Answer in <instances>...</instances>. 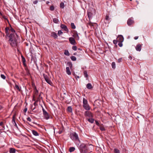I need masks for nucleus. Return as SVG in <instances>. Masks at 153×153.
Masks as SVG:
<instances>
[{
  "label": "nucleus",
  "mask_w": 153,
  "mask_h": 153,
  "mask_svg": "<svg viewBox=\"0 0 153 153\" xmlns=\"http://www.w3.org/2000/svg\"><path fill=\"white\" fill-rule=\"evenodd\" d=\"M18 37L17 34L15 35L14 34H11L9 36V43L12 47H15L17 46V39Z\"/></svg>",
  "instance_id": "nucleus-1"
},
{
  "label": "nucleus",
  "mask_w": 153,
  "mask_h": 153,
  "mask_svg": "<svg viewBox=\"0 0 153 153\" xmlns=\"http://www.w3.org/2000/svg\"><path fill=\"white\" fill-rule=\"evenodd\" d=\"M79 149L82 153H85L87 152V147L84 144H80Z\"/></svg>",
  "instance_id": "nucleus-2"
},
{
  "label": "nucleus",
  "mask_w": 153,
  "mask_h": 153,
  "mask_svg": "<svg viewBox=\"0 0 153 153\" xmlns=\"http://www.w3.org/2000/svg\"><path fill=\"white\" fill-rule=\"evenodd\" d=\"M34 94L33 97V100L35 101L36 99H39L40 95H38V91L36 88L34 90Z\"/></svg>",
  "instance_id": "nucleus-3"
},
{
  "label": "nucleus",
  "mask_w": 153,
  "mask_h": 153,
  "mask_svg": "<svg viewBox=\"0 0 153 153\" xmlns=\"http://www.w3.org/2000/svg\"><path fill=\"white\" fill-rule=\"evenodd\" d=\"M85 116L89 117H92L93 115L92 113L89 111H86L85 112Z\"/></svg>",
  "instance_id": "nucleus-4"
},
{
  "label": "nucleus",
  "mask_w": 153,
  "mask_h": 153,
  "mask_svg": "<svg viewBox=\"0 0 153 153\" xmlns=\"http://www.w3.org/2000/svg\"><path fill=\"white\" fill-rule=\"evenodd\" d=\"M134 23L133 19L131 18L128 19L127 22V24L128 26H130Z\"/></svg>",
  "instance_id": "nucleus-5"
},
{
  "label": "nucleus",
  "mask_w": 153,
  "mask_h": 153,
  "mask_svg": "<svg viewBox=\"0 0 153 153\" xmlns=\"http://www.w3.org/2000/svg\"><path fill=\"white\" fill-rule=\"evenodd\" d=\"M43 111L44 117L47 120L49 118V116L48 113L44 110L43 109Z\"/></svg>",
  "instance_id": "nucleus-6"
},
{
  "label": "nucleus",
  "mask_w": 153,
  "mask_h": 153,
  "mask_svg": "<svg viewBox=\"0 0 153 153\" xmlns=\"http://www.w3.org/2000/svg\"><path fill=\"white\" fill-rule=\"evenodd\" d=\"M44 77L45 79L46 82L49 84L50 85H51L52 84V82L51 81V80L49 79V78L47 76H45L44 74Z\"/></svg>",
  "instance_id": "nucleus-7"
},
{
  "label": "nucleus",
  "mask_w": 153,
  "mask_h": 153,
  "mask_svg": "<svg viewBox=\"0 0 153 153\" xmlns=\"http://www.w3.org/2000/svg\"><path fill=\"white\" fill-rule=\"evenodd\" d=\"M117 39L118 42H123L124 41V38L122 35H118Z\"/></svg>",
  "instance_id": "nucleus-8"
},
{
  "label": "nucleus",
  "mask_w": 153,
  "mask_h": 153,
  "mask_svg": "<svg viewBox=\"0 0 153 153\" xmlns=\"http://www.w3.org/2000/svg\"><path fill=\"white\" fill-rule=\"evenodd\" d=\"M9 33L10 34V35H11V34H14L15 35L16 34L15 32V30L11 27L9 28Z\"/></svg>",
  "instance_id": "nucleus-9"
},
{
  "label": "nucleus",
  "mask_w": 153,
  "mask_h": 153,
  "mask_svg": "<svg viewBox=\"0 0 153 153\" xmlns=\"http://www.w3.org/2000/svg\"><path fill=\"white\" fill-rule=\"evenodd\" d=\"M61 27L64 29L65 31L68 32V29L66 26L62 24L60 26Z\"/></svg>",
  "instance_id": "nucleus-10"
},
{
  "label": "nucleus",
  "mask_w": 153,
  "mask_h": 153,
  "mask_svg": "<svg viewBox=\"0 0 153 153\" xmlns=\"http://www.w3.org/2000/svg\"><path fill=\"white\" fill-rule=\"evenodd\" d=\"M71 138L72 139L74 140H76V134L72 133L71 134Z\"/></svg>",
  "instance_id": "nucleus-11"
},
{
  "label": "nucleus",
  "mask_w": 153,
  "mask_h": 153,
  "mask_svg": "<svg viewBox=\"0 0 153 153\" xmlns=\"http://www.w3.org/2000/svg\"><path fill=\"white\" fill-rule=\"evenodd\" d=\"M83 108L87 110H89L90 109V107L88 103L83 105Z\"/></svg>",
  "instance_id": "nucleus-12"
},
{
  "label": "nucleus",
  "mask_w": 153,
  "mask_h": 153,
  "mask_svg": "<svg viewBox=\"0 0 153 153\" xmlns=\"http://www.w3.org/2000/svg\"><path fill=\"white\" fill-rule=\"evenodd\" d=\"M141 45L140 44L137 45L135 48L136 50L137 51H140L141 49Z\"/></svg>",
  "instance_id": "nucleus-13"
},
{
  "label": "nucleus",
  "mask_w": 153,
  "mask_h": 153,
  "mask_svg": "<svg viewBox=\"0 0 153 153\" xmlns=\"http://www.w3.org/2000/svg\"><path fill=\"white\" fill-rule=\"evenodd\" d=\"M69 40L72 44L74 45L75 43V41L73 38L71 37L69 38Z\"/></svg>",
  "instance_id": "nucleus-14"
},
{
  "label": "nucleus",
  "mask_w": 153,
  "mask_h": 153,
  "mask_svg": "<svg viewBox=\"0 0 153 153\" xmlns=\"http://www.w3.org/2000/svg\"><path fill=\"white\" fill-rule=\"evenodd\" d=\"M66 72L68 75H70L71 74V73L70 71L69 67H67L66 68Z\"/></svg>",
  "instance_id": "nucleus-15"
},
{
  "label": "nucleus",
  "mask_w": 153,
  "mask_h": 153,
  "mask_svg": "<svg viewBox=\"0 0 153 153\" xmlns=\"http://www.w3.org/2000/svg\"><path fill=\"white\" fill-rule=\"evenodd\" d=\"M86 87L88 89H91L92 88V86L91 84L90 83H88L86 85Z\"/></svg>",
  "instance_id": "nucleus-16"
},
{
  "label": "nucleus",
  "mask_w": 153,
  "mask_h": 153,
  "mask_svg": "<svg viewBox=\"0 0 153 153\" xmlns=\"http://www.w3.org/2000/svg\"><path fill=\"white\" fill-rule=\"evenodd\" d=\"M88 15L89 19H90L92 18L93 16V14L91 12H89L88 13Z\"/></svg>",
  "instance_id": "nucleus-17"
},
{
  "label": "nucleus",
  "mask_w": 153,
  "mask_h": 153,
  "mask_svg": "<svg viewBox=\"0 0 153 153\" xmlns=\"http://www.w3.org/2000/svg\"><path fill=\"white\" fill-rule=\"evenodd\" d=\"M51 35L55 38H56L57 37V36L56 33L54 32H53L51 33Z\"/></svg>",
  "instance_id": "nucleus-18"
},
{
  "label": "nucleus",
  "mask_w": 153,
  "mask_h": 153,
  "mask_svg": "<svg viewBox=\"0 0 153 153\" xmlns=\"http://www.w3.org/2000/svg\"><path fill=\"white\" fill-rule=\"evenodd\" d=\"M32 132L33 135L36 136H37L39 135V134L37 133V131L35 130H32Z\"/></svg>",
  "instance_id": "nucleus-19"
},
{
  "label": "nucleus",
  "mask_w": 153,
  "mask_h": 153,
  "mask_svg": "<svg viewBox=\"0 0 153 153\" xmlns=\"http://www.w3.org/2000/svg\"><path fill=\"white\" fill-rule=\"evenodd\" d=\"M15 149L13 148H11L10 149V153H15Z\"/></svg>",
  "instance_id": "nucleus-20"
},
{
  "label": "nucleus",
  "mask_w": 153,
  "mask_h": 153,
  "mask_svg": "<svg viewBox=\"0 0 153 153\" xmlns=\"http://www.w3.org/2000/svg\"><path fill=\"white\" fill-rule=\"evenodd\" d=\"M88 120L91 123H93L94 121V119L91 118H89L88 119Z\"/></svg>",
  "instance_id": "nucleus-21"
},
{
  "label": "nucleus",
  "mask_w": 153,
  "mask_h": 153,
  "mask_svg": "<svg viewBox=\"0 0 153 153\" xmlns=\"http://www.w3.org/2000/svg\"><path fill=\"white\" fill-rule=\"evenodd\" d=\"M75 149V148L74 147H71L69 149V151L70 152H72L74 151Z\"/></svg>",
  "instance_id": "nucleus-22"
},
{
  "label": "nucleus",
  "mask_w": 153,
  "mask_h": 153,
  "mask_svg": "<svg viewBox=\"0 0 153 153\" xmlns=\"http://www.w3.org/2000/svg\"><path fill=\"white\" fill-rule=\"evenodd\" d=\"M83 105L88 104V101L85 98H83Z\"/></svg>",
  "instance_id": "nucleus-23"
},
{
  "label": "nucleus",
  "mask_w": 153,
  "mask_h": 153,
  "mask_svg": "<svg viewBox=\"0 0 153 153\" xmlns=\"http://www.w3.org/2000/svg\"><path fill=\"white\" fill-rule=\"evenodd\" d=\"M114 153H120L119 150L117 148H115L114 149Z\"/></svg>",
  "instance_id": "nucleus-24"
},
{
  "label": "nucleus",
  "mask_w": 153,
  "mask_h": 153,
  "mask_svg": "<svg viewBox=\"0 0 153 153\" xmlns=\"http://www.w3.org/2000/svg\"><path fill=\"white\" fill-rule=\"evenodd\" d=\"M112 68L113 69H115L116 68V64L114 62H113L111 64Z\"/></svg>",
  "instance_id": "nucleus-25"
},
{
  "label": "nucleus",
  "mask_w": 153,
  "mask_h": 153,
  "mask_svg": "<svg viewBox=\"0 0 153 153\" xmlns=\"http://www.w3.org/2000/svg\"><path fill=\"white\" fill-rule=\"evenodd\" d=\"M15 88L16 89H17L19 91H21V89H20L19 86L18 85H16V84H15Z\"/></svg>",
  "instance_id": "nucleus-26"
},
{
  "label": "nucleus",
  "mask_w": 153,
  "mask_h": 153,
  "mask_svg": "<svg viewBox=\"0 0 153 153\" xmlns=\"http://www.w3.org/2000/svg\"><path fill=\"white\" fill-rule=\"evenodd\" d=\"M83 73L85 77L86 78H87L88 77V75L87 71H85Z\"/></svg>",
  "instance_id": "nucleus-27"
},
{
  "label": "nucleus",
  "mask_w": 153,
  "mask_h": 153,
  "mask_svg": "<svg viewBox=\"0 0 153 153\" xmlns=\"http://www.w3.org/2000/svg\"><path fill=\"white\" fill-rule=\"evenodd\" d=\"M53 22L56 23H57L58 22V19L56 18H54L53 19Z\"/></svg>",
  "instance_id": "nucleus-28"
},
{
  "label": "nucleus",
  "mask_w": 153,
  "mask_h": 153,
  "mask_svg": "<svg viewBox=\"0 0 153 153\" xmlns=\"http://www.w3.org/2000/svg\"><path fill=\"white\" fill-rule=\"evenodd\" d=\"M71 27L73 29H75L76 28V26L74 25V23H71Z\"/></svg>",
  "instance_id": "nucleus-29"
},
{
  "label": "nucleus",
  "mask_w": 153,
  "mask_h": 153,
  "mask_svg": "<svg viewBox=\"0 0 153 153\" xmlns=\"http://www.w3.org/2000/svg\"><path fill=\"white\" fill-rule=\"evenodd\" d=\"M64 4L63 2H61L60 4V7L61 8H63L64 7Z\"/></svg>",
  "instance_id": "nucleus-30"
},
{
  "label": "nucleus",
  "mask_w": 153,
  "mask_h": 153,
  "mask_svg": "<svg viewBox=\"0 0 153 153\" xmlns=\"http://www.w3.org/2000/svg\"><path fill=\"white\" fill-rule=\"evenodd\" d=\"M5 30L6 33L7 34L10 33H9V32H8V31L9 30V28L8 27H7V28H5Z\"/></svg>",
  "instance_id": "nucleus-31"
},
{
  "label": "nucleus",
  "mask_w": 153,
  "mask_h": 153,
  "mask_svg": "<svg viewBox=\"0 0 153 153\" xmlns=\"http://www.w3.org/2000/svg\"><path fill=\"white\" fill-rule=\"evenodd\" d=\"M119 43H118V45L120 47H122L123 46V44L122 42H118Z\"/></svg>",
  "instance_id": "nucleus-32"
},
{
  "label": "nucleus",
  "mask_w": 153,
  "mask_h": 153,
  "mask_svg": "<svg viewBox=\"0 0 153 153\" xmlns=\"http://www.w3.org/2000/svg\"><path fill=\"white\" fill-rule=\"evenodd\" d=\"M100 129L102 131H104L105 130V128L102 126H101L100 127Z\"/></svg>",
  "instance_id": "nucleus-33"
},
{
  "label": "nucleus",
  "mask_w": 153,
  "mask_h": 153,
  "mask_svg": "<svg viewBox=\"0 0 153 153\" xmlns=\"http://www.w3.org/2000/svg\"><path fill=\"white\" fill-rule=\"evenodd\" d=\"M68 111L71 112L72 111V109L71 107H68Z\"/></svg>",
  "instance_id": "nucleus-34"
},
{
  "label": "nucleus",
  "mask_w": 153,
  "mask_h": 153,
  "mask_svg": "<svg viewBox=\"0 0 153 153\" xmlns=\"http://www.w3.org/2000/svg\"><path fill=\"white\" fill-rule=\"evenodd\" d=\"M71 59L73 61H75L76 60V58L74 56H72L71 57Z\"/></svg>",
  "instance_id": "nucleus-35"
},
{
  "label": "nucleus",
  "mask_w": 153,
  "mask_h": 153,
  "mask_svg": "<svg viewBox=\"0 0 153 153\" xmlns=\"http://www.w3.org/2000/svg\"><path fill=\"white\" fill-rule=\"evenodd\" d=\"M54 7L53 6H51L50 7V9L51 10L53 11L54 10Z\"/></svg>",
  "instance_id": "nucleus-36"
},
{
  "label": "nucleus",
  "mask_w": 153,
  "mask_h": 153,
  "mask_svg": "<svg viewBox=\"0 0 153 153\" xmlns=\"http://www.w3.org/2000/svg\"><path fill=\"white\" fill-rule=\"evenodd\" d=\"M118 42V40H114L113 41V42L114 44L116 45L117 43V42Z\"/></svg>",
  "instance_id": "nucleus-37"
},
{
  "label": "nucleus",
  "mask_w": 153,
  "mask_h": 153,
  "mask_svg": "<svg viewBox=\"0 0 153 153\" xmlns=\"http://www.w3.org/2000/svg\"><path fill=\"white\" fill-rule=\"evenodd\" d=\"M1 76L2 78L4 79H5L6 78L5 76L3 74H1Z\"/></svg>",
  "instance_id": "nucleus-38"
},
{
  "label": "nucleus",
  "mask_w": 153,
  "mask_h": 153,
  "mask_svg": "<svg viewBox=\"0 0 153 153\" xmlns=\"http://www.w3.org/2000/svg\"><path fill=\"white\" fill-rule=\"evenodd\" d=\"M64 53L65 55H68V56L69 55V53L68 52V51H65V53Z\"/></svg>",
  "instance_id": "nucleus-39"
},
{
  "label": "nucleus",
  "mask_w": 153,
  "mask_h": 153,
  "mask_svg": "<svg viewBox=\"0 0 153 153\" xmlns=\"http://www.w3.org/2000/svg\"><path fill=\"white\" fill-rule=\"evenodd\" d=\"M63 33L62 32L61 30H59L58 31V34L59 35H60L61 34Z\"/></svg>",
  "instance_id": "nucleus-40"
},
{
  "label": "nucleus",
  "mask_w": 153,
  "mask_h": 153,
  "mask_svg": "<svg viewBox=\"0 0 153 153\" xmlns=\"http://www.w3.org/2000/svg\"><path fill=\"white\" fill-rule=\"evenodd\" d=\"M67 65H68L70 67V68H71V67L72 66V65L71 63L70 62L68 63Z\"/></svg>",
  "instance_id": "nucleus-41"
},
{
  "label": "nucleus",
  "mask_w": 153,
  "mask_h": 153,
  "mask_svg": "<svg viewBox=\"0 0 153 153\" xmlns=\"http://www.w3.org/2000/svg\"><path fill=\"white\" fill-rule=\"evenodd\" d=\"M88 25H89L90 26H93V23H92L91 22H89L88 23Z\"/></svg>",
  "instance_id": "nucleus-42"
},
{
  "label": "nucleus",
  "mask_w": 153,
  "mask_h": 153,
  "mask_svg": "<svg viewBox=\"0 0 153 153\" xmlns=\"http://www.w3.org/2000/svg\"><path fill=\"white\" fill-rule=\"evenodd\" d=\"M39 100V99H37V100L34 103V105L35 106H36L37 105L36 102Z\"/></svg>",
  "instance_id": "nucleus-43"
},
{
  "label": "nucleus",
  "mask_w": 153,
  "mask_h": 153,
  "mask_svg": "<svg viewBox=\"0 0 153 153\" xmlns=\"http://www.w3.org/2000/svg\"><path fill=\"white\" fill-rule=\"evenodd\" d=\"M122 58H120L118 59V62H120L122 61Z\"/></svg>",
  "instance_id": "nucleus-44"
},
{
  "label": "nucleus",
  "mask_w": 153,
  "mask_h": 153,
  "mask_svg": "<svg viewBox=\"0 0 153 153\" xmlns=\"http://www.w3.org/2000/svg\"><path fill=\"white\" fill-rule=\"evenodd\" d=\"M72 49L76 51V46H73Z\"/></svg>",
  "instance_id": "nucleus-45"
},
{
  "label": "nucleus",
  "mask_w": 153,
  "mask_h": 153,
  "mask_svg": "<svg viewBox=\"0 0 153 153\" xmlns=\"http://www.w3.org/2000/svg\"><path fill=\"white\" fill-rule=\"evenodd\" d=\"M22 61L23 62V63L25 62V58H24V57H23V56H22Z\"/></svg>",
  "instance_id": "nucleus-46"
},
{
  "label": "nucleus",
  "mask_w": 153,
  "mask_h": 153,
  "mask_svg": "<svg viewBox=\"0 0 153 153\" xmlns=\"http://www.w3.org/2000/svg\"><path fill=\"white\" fill-rule=\"evenodd\" d=\"M109 17L108 16H106L105 17V20H109Z\"/></svg>",
  "instance_id": "nucleus-47"
},
{
  "label": "nucleus",
  "mask_w": 153,
  "mask_h": 153,
  "mask_svg": "<svg viewBox=\"0 0 153 153\" xmlns=\"http://www.w3.org/2000/svg\"><path fill=\"white\" fill-rule=\"evenodd\" d=\"M77 143H80V141L79 140V139L77 135Z\"/></svg>",
  "instance_id": "nucleus-48"
},
{
  "label": "nucleus",
  "mask_w": 153,
  "mask_h": 153,
  "mask_svg": "<svg viewBox=\"0 0 153 153\" xmlns=\"http://www.w3.org/2000/svg\"><path fill=\"white\" fill-rule=\"evenodd\" d=\"M27 120L29 122H31V118L29 117H28L27 118Z\"/></svg>",
  "instance_id": "nucleus-49"
},
{
  "label": "nucleus",
  "mask_w": 153,
  "mask_h": 153,
  "mask_svg": "<svg viewBox=\"0 0 153 153\" xmlns=\"http://www.w3.org/2000/svg\"><path fill=\"white\" fill-rule=\"evenodd\" d=\"M15 118H12V121L13 123H15L16 122L15 120Z\"/></svg>",
  "instance_id": "nucleus-50"
},
{
  "label": "nucleus",
  "mask_w": 153,
  "mask_h": 153,
  "mask_svg": "<svg viewBox=\"0 0 153 153\" xmlns=\"http://www.w3.org/2000/svg\"><path fill=\"white\" fill-rule=\"evenodd\" d=\"M38 1H33V3L34 4H36L37 3Z\"/></svg>",
  "instance_id": "nucleus-51"
},
{
  "label": "nucleus",
  "mask_w": 153,
  "mask_h": 153,
  "mask_svg": "<svg viewBox=\"0 0 153 153\" xmlns=\"http://www.w3.org/2000/svg\"><path fill=\"white\" fill-rule=\"evenodd\" d=\"M16 114H15L14 115H13V118H16Z\"/></svg>",
  "instance_id": "nucleus-52"
},
{
  "label": "nucleus",
  "mask_w": 153,
  "mask_h": 153,
  "mask_svg": "<svg viewBox=\"0 0 153 153\" xmlns=\"http://www.w3.org/2000/svg\"><path fill=\"white\" fill-rule=\"evenodd\" d=\"M138 38V36H135L134 37V39H135V40H137V39Z\"/></svg>",
  "instance_id": "nucleus-53"
},
{
  "label": "nucleus",
  "mask_w": 153,
  "mask_h": 153,
  "mask_svg": "<svg viewBox=\"0 0 153 153\" xmlns=\"http://www.w3.org/2000/svg\"><path fill=\"white\" fill-rule=\"evenodd\" d=\"M95 122L97 125H98L99 124V123L97 121L95 120Z\"/></svg>",
  "instance_id": "nucleus-54"
},
{
  "label": "nucleus",
  "mask_w": 153,
  "mask_h": 153,
  "mask_svg": "<svg viewBox=\"0 0 153 153\" xmlns=\"http://www.w3.org/2000/svg\"><path fill=\"white\" fill-rule=\"evenodd\" d=\"M129 59L130 60H131L132 59V57L131 56H129L128 57Z\"/></svg>",
  "instance_id": "nucleus-55"
},
{
  "label": "nucleus",
  "mask_w": 153,
  "mask_h": 153,
  "mask_svg": "<svg viewBox=\"0 0 153 153\" xmlns=\"http://www.w3.org/2000/svg\"><path fill=\"white\" fill-rule=\"evenodd\" d=\"M3 122H1L0 123V125L1 126H2L3 125Z\"/></svg>",
  "instance_id": "nucleus-56"
},
{
  "label": "nucleus",
  "mask_w": 153,
  "mask_h": 153,
  "mask_svg": "<svg viewBox=\"0 0 153 153\" xmlns=\"http://www.w3.org/2000/svg\"><path fill=\"white\" fill-rule=\"evenodd\" d=\"M15 126H17V124L16 122L15 123Z\"/></svg>",
  "instance_id": "nucleus-57"
},
{
  "label": "nucleus",
  "mask_w": 153,
  "mask_h": 153,
  "mask_svg": "<svg viewBox=\"0 0 153 153\" xmlns=\"http://www.w3.org/2000/svg\"><path fill=\"white\" fill-rule=\"evenodd\" d=\"M49 3V2H48V1H47V2H46V3L47 4H48Z\"/></svg>",
  "instance_id": "nucleus-58"
},
{
  "label": "nucleus",
  "mask_w": 153,
  "mask_h": 153,
  "mask_svg": "<svg viewBox=\"0 0 153 153\" xmlns=\"http://www.w3.org/2000/svg\"><path fill=\"white\" fill-rule=\"evenodd\" d=\"M25 111H27V109H25Z\"/></svg>",
  "instance_id": "nucleus-59"
},
{
  "label": "nucleus",
  "mask_w": 153,
  "mask_h": 153,
  "mask_svg": "<svg viewBox=\"0 0 153 153\" xmlns=\"http://www.w3.org/2000/svg\"><path fill=\"white\" fill-rule=\"evenodd\" d=\"M2 108L1 106H0V110H1V109Z\"/></svg>",
  "instance_id": "nucleus-60"
},
{
  "label": "nucleus",
  "mask_w": 153,
  "mask_h": 153,
  "mask_svg": "<svg viewBox=\"0 0 153 153\" xmlns=\"http://www.w3.org/2000/svg\"><path fill=\"white\" fill-rule=\"evenodd\" d=\"M77 38H78V36L77 34Z\"/></svg>",
  "instance_id": "nucleus-61"
},
{
  "label": "nucleus",
  "mask_w": 153,
  "mask_h": 153,
  "mask_svg": "<svg viewBox=\"0 0 153 153\" xmlns=\"http://www.w3.org/2000/svg\"><path fill=\"white\" fill-rule=\"evenodd\" d=\"M79 77L78 76H77V78H79Z\"/></svg>",
  "instance_id": "nucleus-62"
},
{
  "label": "nucleus",
  "mask_w": 153,
  "mask_h": 153,
  "mask_svg": "<svg viewBox=\"0 0 153 153\" xmlns=\"http://www.w3.org/2000/svg\"><path fill=\"white\" fill-rule=\"evenodd\" d=\"M78 50H81V49H80V48H79V49H78Z\"/></svg>",
  "instance_id": "nucleus-63"
},
{
  "label": "nucleus",
  "mask_w": 153,
  "mask_h": 153,
  "mask_svg": "<svg viewBox=\"0 0 153 153\" xmlns=\"http://www.w3.org/2000/svg\"><path fill=\"white\" fill-rule=\"evenodd\" d=\"M35 107H34V108H33V109H35Z\"/></svg>",
  "instance_id": "nucleus-64"
}]
</instances>
